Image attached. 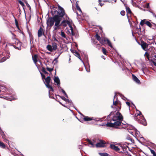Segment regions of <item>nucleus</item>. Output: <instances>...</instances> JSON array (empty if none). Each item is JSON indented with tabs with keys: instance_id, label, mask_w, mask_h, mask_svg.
<instances>
[{
	"instance_id": "ddd939ff",
	"label": "nucleus",
	"mask_w": 156,
	"mask_h": 156,
	"mask_svg": "<svg viewBox=\"0 0 156 156\" xmlns=\"http://www.w3.org/2000/svg\"><path fill=\"white\" fill-rule=\"evenodd\" d=\"M132 79L136 83L138 84H140V82L138 79L134 74H132Z\"/></svg>"
},
{
	"instance_id": "f257e3e1",
	"label": "nucleus",
	"mask_w": 156,
	"mask_h": 156,
	"mask_svg": "<svg viewBox=\"0 0 156 156\" xmlns=\"http://www.w3.org/2000/svg\"><path fill=\"white\" fill-rule=\"evenodd\" d=\"M58 11L57 10V7L53 6H50L51 12L53 16L49 17V25L52 26L55 23L54 29L56 30L59 28V27L65 22V20L63 21L61 23L62 18L65 15V12L63 8L59 5H58Z\"/></svg>"
},
{
	"instance_id": "6e6d98bb",
	"label": "nucleus",
	"mask_w": 156,
	"mask_h": 156,
	"mask_svg": "<svg viewBox=\"0 0 156 156\" xmlns=\"http://www.w3.org/2000/svg\"><path fill=\"white\" fill-rule=\"evenodd\" d=\"M129 132L132 134V135H133V132H131V131Z\"/></svg>"
},
{
	"instance_id": "f3484780",
	"label": "nucleus",
	"mask_w": 156,
	"mask_h": 156,
	"mask_svg": "<svg viewBox=\"0 0 156 156\" xmlns=\"http://www.w3.org/2000/svg\"><path fill=\"white\" fill-rule=\"evenodd\" d=\"M55 82L56 83L57 85H58L59 86L60 82L59 79L58 77H55L54 79Z\"/></svg>"
},
{
	"instance_id": "393cba45",
	"label": "nucleus",
	"mask_w": 156,
	"mask_h": 156,
	"mask_svg": "<svg viewBox=\"0 0 156 156\" xmlns=\"http://www.w3.org/2000/svg\"><path fill=\"white\" fill-rule=\"evenodd\" d=\"M146 21H147L146 20H145V19H144L143 20H141V21L140 23V24L142 26L144 24H145V23Z\"/></svg>"
},
{
	"instance_id": "20e7f679",
	"label": "nucleus",
	"mask_w": 156,
	"mask_h": 156,
	"mask_svg": "<svg viewBox=\"0 0 156 156\" xmlns=\"http://www.w3.org/2000/svg\"><path fill=\"white\" fill-rule=\"evenodd\" d=\"M10 54L9 52L2 53V54L0 52V62H3L10 57Z\"/></svg>"
},
{
	"instance_id": "49530a36",
	"label": "nucleus",
	"mask_w": 156,
	"mask_h": 156,
	"mask_svg": "<svg viewBox=\"0 0 156 156\" xmlns=\"http://www.w3.org/2000/svg\"><path fill=\"white\" fill-rule=\"evenodd\" d=\"M103 1L104 2H109V1L108 0H103Z\"/></svg>"
},
{
	"instance_id": "7c9ffc66",
	"label": "nucleus",
	"mask_w": 156,
	"mask_h": 156,
	"mask_svg": "<svg viewBox=\"0 0 156 156\" xmlns=\"http://www.w3.org/2000/svg\"><path fill=\"white\" fill-rule=\"evenodd\" d=\"M150 151L151 153L153 154V156H156V154L154 151L151 150Z\"/></svg>"
},
{
	"instance_id": "39448f33",
	"label": "nucleus",
	"mask_w": 156,
	"mask_h": 156,
	"mask_svg": "<svg viewBox=\"0 0 156 156\" xmlns=\"http://www.w3.org/2000/svg\"><path fill=\"white\" fill-rule=\"evenodd\" d=\"M129 143L126 142L121 143L118 144L122 148L124 153H128L127 151V149L129 150V148L128 146V145H129Z\"/></svg>"
},
{
	"instance_id": "58836bf2",
	"label": "nucleus",
	"mask_w": 156,
	"mask_h": 156,
	"mask_svg": "<svg viewBox=\"0 0 156 156\" xmlns=\"http://www.w3.org/2000/svg\"><path fill=\"white\" fill-rule=\"evenodd\" d=\"M76 8H77V9L78 11H79L80 12H81V9H80V7L78 5H76Z\"/></svg>"
},
{
	"instance_id": "473e14b6",
	"label": "nucleus",
	"mask_w": 156,
	"mask_h": 156,
	"mask_svg": "<svg viewBox=\"0 0 156 156\" xmlns=\"http://www.w3.org/2000/svg\"><path fill=\"white\" fill-rule=\"evenodd\" d=\"M61 90L62 92V93L64 94V95L67 98H68L67 95L66 94L65 91L62 89H61Z\"/></svg>"
},
{
	"instance_id": "8fccbe9b",
	"label": "nucleus",
	"mask_w": 156,
	"mask_h": 156,
	"mask_svg": "<svg viewBox=\"0 0 156 156\" xmlns=\"http://www.w3.org/2000/svg\"><path fill=\"white\" fill-rule=\"evenodd\" d=\"M53 69V68H49V72H51Z\"/></svg>"
},
{
	"instance_id": "a18cd8bd",
	"label": "nucleus",
	"mask_w": 156,
	"mask_h": 156,
	"mask_svg": "<svg viewBox=\"0 0 156 156\" xmlns=\"http://www.w3.org/2000/svg\"><path fill=\"white\" fill-rule=\"evenodd\" d=\"M126 104H127V105L129 106V107H130V103L129 102H126Z\"/></svg>"
},
{
	"instance_id": "6ab92c4d",
	"label": "nucleus",
	"mask_w": 156,
	"mask_h": 156,
	"mask_svg": "<svg viewBox=\"0 0 156 156\" xmlns=\"http://www.w3.org/2000/svg\"><path fill=\"white\" fill-rule=\"evenodd\" d=\"M17 44H19V47H17L15 46L14 45V48L16 49H18L19 50H20L21 49V48L20 47V45H21V43L20 42H19L18 41H17Z\"/></svg>"
},
{
	"instance_id": "6e6552de",
	"label": "nucleus",
	"mask_w": 156,
	"mask_h": 156,
	"mask_svg": "<svg viewBox=\"0 0 156 156\" xmlns=\"http://www.w3.org/2000/svg\"><path fill=\"white\" fill-rule=\"evenodd\" d=\"M140 117V119H138V121L144 126H146L147 125V123L144 116L142 115Z\"/></svg>"
},
{
	"instance_id": "4be33fe9",
	"label": "nucleus",
	"mask_w": 156,
	"mask_h": 156,
	"mask_svg": "<svg viewBox=\"0 0 156 156\" xmlns=\"http://www.w3.org/2000/svg\"><path fill=\"white\" fill-rule=\"evenodd\" d=\"M99 154L101 156H108V154L107 153H99Z\"/></svg>"
},
{
	"instance_id": "052dcab7",
	"label": "nucleus",
	"mask_w": 156,
	"mask_h": 156,
	"mask_svg": "<svg viewBox=\"0 0 156 156\" xmlns=\"http://www.w3.org/2000/svg\"><path fill=\"white\" fill-rule=\"evenodd\" d=\"M70 0L71 1V2H72V0ZM72 0L73 1H76V0Z\"/></svg>"
},
{
	"instance_id": "69168bd1",
	"label": "nucleus",
	"mask_w": 156,
	"mask_h": 156,
	"mask_svg": "<svg viewBox=\"0 0 156 156\" xmlns=\"http://www.w3.org/2000/svg\"><path fill=\"white\" fill-rule=\"evenodd\" d=\"M49 82H50V77H49Z\"/></svg>"
},
{
	"instance_id": "c756f323",
	"label": "nucleus",
	"mask_w": 156,
	"mask_h": 156,
	"mask_svg": "<svg viewBox=\"0 0 156 156\" xmlns=\"http://www.w3.org/2000/svg\"><path fill=\"white\" fill-rule=\"evenodd\" d=\"M47 27L48 26V23L49 22V12L47 13Z\"/></svg>"
},
{
	"instance_id": "4c0bfd02",
	"label": "nucleus",
	"mask_w": 156,
	"mask_h": 156,
	"mask_svg": "<svg viewBox=\"0 0 156 156\" xmlns=\"http://www.w3.org/2000/svg\"><path fill=\"white\" fill-rule=\"evenodd\" d=\"M121 15L122 16H124L125 15V12L124 11H122L120 12Z\"/></svg>"
},
{
	"instance_id": "e2e57ef3",
	"label": "nucleus",
	"mask_w": 156,
	"mask_h": 156,
	"mask_svg": "<svg viewBox=\"0 0 156 156\" xmlns=\"http://www.w3.org/2000/svg\"><path fill=\"white\" fill-rule=\"evenodd\" d=\"M78 113H80V114H81V113H80L79 112H78Z\"/></svg>"
},
{
	"instance_id": "a19ab883",
	"label": "nucleus",
	"mask_w": 156,
	"mask_h": 156,
	"mask_svg": "<svg viewBox=\"0 0 156 156\" xmlns=\"http://www.w3.org/2000/svg\"><path fill=\"white\" fill-rule=\"evenodd\" d=\"M146 7L147 8H148L149 7V3H147L146 5Z\"/></svg>"
},
{
	"instance_id": "603ef678",
	"label": "nucleus",
	"mask_w": 156,
	"mask_h": 156,
	"mask_svg": "<svg viewBox=\"0 0 156 156\" xmlns=\"http://www.w3.org/2000/svg\"><path fill=\"white\" fill-rule=\"evenodd\" d=\"M86 71L88 72H90V69H89L88 70L86 69Z\"/></svg>"
},
{
	"instance_id": "1a4fd4ad",
	"label": "nucleus",
	"mask_w": 156,
	"mask_h": 156,
	"mask_svg": "<svg viewBox=\"0 0 156 156\" xmlns=\"http://www.w3.org/2000/svg\"><path fill=\"white\" fill-rule=\"evenodd\" d=\"M99 42L101 44H103L104 43V41L107 42L108 45L111 48H112V45L111 43L109 41V40L106 38H104L103 40L101 39L99 41Z\"/></svg>"
},
{
	"instance_id": "2f4dec72",
	"label": "nucleus",
	"mask_w": 156,
	"mask_h": 156,
	"mask_svg": "<svg viewBox=\"0 0 156 156\" xmlns=\"http://www.w3.org/2000/svg\"><path fill=\"white\" fill-rule=\"evenodd\" d=\"M18 0V2H19V3L20 4V5H22V6H23V7L24 6V3L22 1H21L20 0Z\"/></svg>"
},
{
	"instance_id": "b1692460",
	"label": "nucleus",
	"mask_w": 156,
	"mask_h": 156,
	"mask_svg": "<svg viewBox=\"0 0 156 156\" xmlns=\"http://www.w3.org/2000/svg\"><path fill=\"white\" fill-rule=\"evenodd\" d=\"M145 24H146L147 26H148V27H151L152 25L151 23H150V22L148 21H146Z\"/></svg>"
},
{
	"instance_id": "f704fd0d",
	"label": "nucleus",
	"mask_w": 156,
	"mask_h": 156,
	"mask_svg": "<svg viewBox=\"0 0 156 156\" xmlns=\"http://www.w3.org/2000/svg\"><path fill=\"white\" fill-rule=\"evenodd\" d=\"M102 48L103 53H104V54L106 55V53L105 49L103 47Z\"/></svg>"
},
{
	"instance_id": "c9c22d12",
	"label": "nucleus",
	"mask_w": 156,
	"mask_h": 156,
	"mask_svg": "<svg viewBox=\"0 0 156 156\" xmlns=\"http://www.w3.org/2000/svg\"><path fill=\"white\" fill-rule=\"evenodd\" d=\"M96 38L97 40L99 41L101 39L100 36L98 35L97 34L96 35Z\"/></svg>"
},
{
	"instance_id": "864d4df0",
	"label": "nucleus",
	"mask_w": 156,
	"mask_h": 156,
	"mask_svg": "<svg viewBox=\"0 0 156 156\" xmlns=\"http://www.w3.org/2000/svg\"><path fill=\"white\" fill-rule=\"evenodd\" d=\"M147 55V52H146L145 54V55Z\"/></svg>"
},
{
	"instance_id": "37998d69",
	"label": "nucleus",
	"mask_w": 156,
	"mask_h": 156,
	"mask_svg": "<svg viewBox=\"0 0 156 156\" xmlns=\"http://www.w3.org/2000/svg\"><path fill=\"white\" fill-rule=\"evenodd\" d=\"M121 97L124 100H127V98L124 96H122Z\"/></svg>"
},
{
	"instance_id": "338daca9",
	"label": "nucleus",
	"mask_w": 156,
	"mask_h": 156,
	"mask_svg": "<svg viewBox=\"0 0 156 156\" xmlns=\"http://www.w3.org/2000/svg\"><path fill=\"white\" fill-rule=\"evenodd\" d=\"M98 1H99V2H100L101 1V0H98Z\"/></svg>"
},
{
	"instance_id": "cd10ccee",
	"label": "nucleus",
	"mask_w": 156,
	"mask_h": 156,
	"mask_svg": "<svg viewBox=\"0 0 156 156\" xmlns=\"http://www.w3.org/2000/svg\"><path fill=\"white\" fill-rule=\"evenodd\" d=\"M66 103L69 104V105L70 106H72L73 105V103L71 100H68L67 101V102H66Z\"/></svg>"
},
{
	"instance_id": "f8f14e48",
	"label": "nucleus",
	"mask_w": 156,
	"mask_h": 156,
	"mask_svg": "<svg viewBox=\"0 0 156 156\" xmlns=\"http://www.w3.org/2000/svg\"><path fill=\"white\" fill-rule=\"evenodd\" d=\"M69 30H68L66 31V33L68 34L69 33V34L71 35L72 36H73L74 35V33L73 32V28L70 25H69Z\"/></svg>"
},
{
	"instance_id": "3c124183",
	"label": "nucleus",
	"mask_w": 156,
	"mask_h": 156,
	"mask_svg": "<svg viewBox=\"0 0 156 156\" xmlns=\"http://www.w3.org/2000/svg\"><path fill=\"white\" fill-rule=\"evenodd\" d=\"M47 49L49 50V44L47 46Z\"/></svg>"
},
{
	"instance_id": "9b49d317",
	"label": "nucleus",
	"mask_w": 156,
	"mask_h": 156,
	"mask_svg": "<svg viewBox=\"0 0 156 156\" xmlns=\"http://www.w3.org/2000/svg\"><path fill=\"white\" fill-rule=\"evenodd\" d=\"M83 120L84 121H88L91 120H94L96 121H99L100 119H93V117H84Z\"/></svg>"
},
{
	"instance_id": "412c9836",
	"label": "nucleus",
	"mask_w": 156,
	"mask_h": 156,
	"mask_svg": "<svg viewBox=\"0 0 156 156\" xmlns=\"http://www.w3.org/2000/svg\"><path fill=\"white\" fill-rule=\"evenodd\" d=\"M152 62L154 65L156 66V55L154 56V58L152 61Z\"/></svg>"
},
{
	"instance_id": "774afa93",
	"label": "nucleus",
	"mask_w": 156,
	"mask_h": 156,
	"mask_svg": "<svg viewBox=\"0 0 156 156\" xmlns=\"http://www.w3.org/2000/svg\"><path fill=\"white\" fill-rule=\"evenodd\" d=\"M47 62H48V60H47Z\"/></svg>"
},
{
	"instance_id": "5fc2aeb1",
	"label": "nucleus",
	"mask_w": 156,
	"mask_h": 156,
	"mask_svg": "<svg viewBox=\"0 0 156 156\" xmlns=\"http://www.w3.org/2000/svg\"><path fill=\"white\" fill-rule=\"evenodd\" d=\"M135 130V133L138 134L137 131H136V130Z\"/></svg>"
},
{
	"instance_id": "4468645a",
	"label": "nucleus",
	"mask_w": 156,
	"mask_h": 156,
	"mask_svg": "<svg viewBox=\"0 0 156 156\" xmlns=\"http://www.w3.org/2000/svg\"><path fill=\"white\" fill-rule=\"evenodd\" d=\"M43 34H44V32L43 28L40 27L38 31V36L39 37L42 36Z\"/></svg>"
},
{
	"instance_id": "423d86ee",
	"label": "nucleus",
	"mask_w": 156,
	"mask_h": 156,
	"mask_svg": "<svg viewBox=\"0 0 156 156\" xmlns=\"http://www.w3.org/2000/svg\"><path fill=\"white\" fill-rule=\"evenodd\" d=\"M119 105H120V102L116 98V94H115L114 97L113 105L111 106V107L112 108H115L117 109L118 108H117L116 106Z\"/></svg>"
},
{
	"instance_id": "aec40b11",
	"label": "nucleus",
	"mask_w": 156,
	"mask_h": 156,
	"mask_svg": "<svg viewBox=\"0 0 156 156\" xmlns=\"http://www.w3.org/2000/svg\"><path fill=\"white\" fill-rule=\"evenodd\" d=\"M87 141L88 142V143L91 145L92 147H94V144H93V143L89 139H87Z\"/></svg>"
},
{
	"instance_id": "72a5a7b5",
	"label": "nucleus",
	"mask_w": 156,
	"mask_h": 156,
	"mask_svg": "<svg viewBox=\"0 0 156 156\" xmlns=\"http://www.w3.org/2000/svg\"><path fill=\"white\" fill-rule=\"evenodd\" d=\"M136 111L137 112V118H138V116H140V115H142V114H141V112H140V111H139L138 110H137Z\"/></svg>"
},
{
	"instance_id": "5701e85b",
	"label": "nucleus",
	"mask_w": 156,
	"mask_h": 156,
	"mask_svg": "<svg viewBox=\"0 0 156 156\" xmlns=\"http://www.w3.org/2000/svg\"><path fill=\"white\" fill-rule=\"evenodd\" d=\"M126 11L127 13H129L130 14L131 13V11L130 8L128 7H126Z\"/></svg>"
},
{
	"instance_id": "0eeeda50",
	"label": "nucleus",
	"mask_w": 156,
	"mask_h": 156,
	"mask_svg": "<svg viewBox=\"0 0 156 156\" xmlns=\"http://www.w3.org/2000/svg\"><path fill=\"white\" fill-rule=\"evenodd\" d=\"M105 141L100 140L99 143L96 144L95 146L97 147H103L105 146Z\"/></svg>"
},
{
	"instance_id": "13d9d810",
	"label": "nucleus",
	"mask_w": 156,
	"mask_h": 156,
	"mask_svg": "<svg viewBox=\"0 0 156 156\" xmlns=\"http://www.w3.org/2000/svg\"><path fill=\"white\" fill-rule=\"evenodd\" d=\"M47 70H48V71H49V68H48V67H47Z\"/></svg>"
},
{
	"instance_id": "c03bdc74",
	"label": "nucleus",
	"mask_w": 156,
	"mask_h": 156,
	"mask_svg": "<svg viewBox=\"0 0 156 156\" xmlns=\"http://www.w3.org/2000/svg\"><path fill=\"white\" fill-rule=\"evenodd\" d=\"M50 90H51V91H53V89L52 87L49 85V91Z\"/></svg>"
},
{
	"instance_id": "dca6fc26",
	"label": "nucleus",
	"mask_w": 156,
	"mask_h": 156,
	"mask_svg": "<svg viewBox=\"0 0 156 156\" xmlns=\"http://www.w3.org/2000/svg\"><path fill=\"white\" fill-rule=\"evenodd\" d=\"M110 147L112 149H113L117 151H118L120 150L119 148L113 144H111L110 145Z\"/></svg>"
},
{
	"instance_id": "2eb2a0df",
	"label": "nucleus",
	"mask_w": 156,
	"mask_h": 156,
	"mask_svg": "<svg viewBox=\"0 0 156 156\" xmlns=\"http://www.w3.org/2000/svg\"><path fill=\"white\" fill-rule=\"evenodd\" d=\"M141 46L144 50L146 51L147 49V45L146 43L144 42H141Z\"/></svg>"
},
{
	"instance_id": "ea45409f",
	"label": "nucleus",
	"mask_w": 156,
	"mask_h": 156,
	"mask_svg": "<svg viewBox=\"0 0 156 156\" xmlns=\"http://www.w3.org/2000/svg\"><path fill=\"white\" fill-rule=\"evenodd\" d=\"M61 98L63 100L65 101H66V102L67 101H68V99H66L64 97H61Z\"/></svg>"
},
{
	"instance_id": "c85d7f7f",
	"label": "nucleus",
	"mask_w": 156,
	"mask_h": 156,
	"mask_svg": "<svg viewBox=\"0 0 156 156\" xmlns=\"http://www.w3.org/2000/svg\"><path fill=\"white\" fill-rule=\"evenodd\" d=\"M57 58H55L52 62V64L54 65H55L57 62Z\"/></svg>"
},
{
	"instance_id": "680f3d73",
	"label": "nucleus",
	"mask_w": 156,
	"mask_h": 156,
	"mask_svg": "<svg viewBox=\"0 0 156 156\" xmlns=\"http://www.w3.org/2000/svg\"><path fill=\"white\" fill-rule=\"evenodd\" d=\"M112 112L110 114V116H112Z\"/></svg>"
},
{
	"instance_id": "4d7b16f0",
	"label": "nucleus",
	"mask_w": 156,
	"mask_h": 156,
	"mask_svg": "<svg viewBox=\"0 0 156 156\" xmlns=\"http://www.w3.org/2000/svg\"><path fill=\"white\" fill-rule=\"evenodd\" d=\"M16 26L17 27H18V25L17 23L16 22Z\"/></svg>"
},
{
	"instance_id": "de8ad7c7",
	"label": "nucleus",
	"mask_w": 156,
	"mask_h": 156,
	"mask_svg": "<svg viewBox=\"0 0 156 156\" xmlns=\"http://www.w3.org/2000/svg\"><path fill=\"white\" fill-rule=\"evenodd\" d=\"M99 4L101 6H102L104 5V4L100 2L99 3Z\"/></svg>"
},
{
	"instance_id": "a878e982",
	"label": "nucleus",
	"mask_w": 156,
	"mask_h": 156,
	"mask_svg": "<svg viewBox=\"0 0 156 156\" xmlns=\"http://www.w3.org/2000/svg\"><path fill=\"white\" fill-rule=\"evenodd\" d=\"M0 146L1 147L4 148H5V144L3 143L2 142H1L0 141Z\"/></svg>"
},
{
	"instance_id": "e433bc0d",
	"label": "nucleus",
	"mask_w": 156,
	"mask_h": 156,
	"mask_svg": "<svg viewBox=\"0 0 156 156\" xmlns=\"http://www.w3.org/2000/svg\"><path fill=\"white\" fill-rule=\"evenodd\" d=\"M0 133L1 134V135L2 136H4V132L2 131V130L1 129L0 127Z\"/></svg>"
},
{
	"instance_id": "bb28decb",
	"label": "nucleus",
	"mask_w": 156,
	"mask_h": 156,
	"mask_svg": "<svg viewBox=\"0 0 156 156\" xmlns=\"http://www.w3.org/2000/svg\"><path fill=\"white\" fill-rule=\"evenodd\" d=\"M60 35L62 37L66 38V35L63 31H61Z\"/></svg>"
},
{
	"instance_id": "09e8293b",
	"label": "nucleus",
	"mask_w": 156,
	"mask_h": 156,
	"mask_svg": "<svg viewBox=\"0 0 156 156\" xmlns=\"http://www.w3.org/2000/svg\"><path fill=\"white\" fill-rule=\"evenodd\" d=\"M59 103L61 105H62V106L65 107H66V106L62 104L61 103L60 101H59Z\"/></svg>"
},
{
	"instance_id": "9d476101",
	"label": "nucleus",
	"mask_w": 156,
	"mask_h": 156,
	"mask_svg": "<svg viewBox=\"0 0 156 156\" xmlns=\"http://www.w3.org/2000/svg\"><path fill=\"white\" fill-rule=\"evenodd\" d=\"M57 44L55 43H53L52 45H49V51H52L55 50L57 48Z\"/></svg>"
},
{
	"instance_id": "a211bd4d",
	"label": "nucleus",
	"mask_w": 156,
	"mask_h": 156,
	"mask_svg": "<svg viewBox=\"0 0 156 156\" xmlns=\"http://www.w3.org/2000/svg\"><path fill=\"white\" fill-rule=\"evenodd\" d=\"M74 55L76 57H77L84 64V62H83V60H82V59H81L79 54V53L77 52H75V53H74Z\"/></svg>"
},
{
	"instance_id": "79ce46f5",
	"label": "nucleus",
	"mask_w": 156,
	"mask_h": 156,
	"mask_svg": "<svg viewBox=\"0 0 156 156\" xmlns=\"http://www.w3.org/2000/svg\"><path fill=\"white\" fill-rule=\"evenodd\" d=\"M8 100H9L10 101H11L12 100H15L16 99V98H12V99H10L9 98H8V99H7Z\"/></svg>"
},
{
	"instance_id": "7ed1b4c3",
	"label": "nucleus",
	"mask_w": 156,
	"mask_h": 156,
	"mask_svg": "<svg viewBox=\"0 0 156 156\" xmlns=\"http://www.w3.org/2000/svg\"><path fill=\"white\" fill-rule=\"evenodd\" d=\"M112 120L114 121L113 122H112L109 124L107 123L108 126L114 127L115 126H119V128H124L127 129H132L133 127L127 123L124 124L121 123V121L123 119V117L121 114L117 112L115 115L112 117Z\"/></svg>"
},
{
	"instance_id": "bf43d9fd",
	"label": "nucleus",
	"mask_w": 156,
	"mask_h": 156,
	"mask_svg": "<svg viewBox=\"0 0 156 156\" xmlns=\"http://www.w3.org/2000/svg\"><path fill=\"white\" fill-rule=\"evenodd\" d=\"M27 5L28 7H30V6L28 4H27Z\"/></svg>"
},
{
	"instance_id": "0e129e2a",
	"label": "nucleus",
	"mask_w": 156,
	"mask_h": 156,
	"mask_svg": "<svg viewBox=\"0 0 156 156\" xmlns=\"http://www.w3.org/2000/svg\"><path fill=\"white\" fill-rule=\"evenodd\" d=\"M114 2H116V0H115Z\"/></svg>"
},
{
	"instance_id": "f03ea898",
	"label": "nucleus",
	"mask_w": 156,
	"mask_h": 156,
	"mask_svg": "<svg viewBox=\"0 0 156 156\" xmlns=\"http://www.w3.org/2000/svg\"><path fill=\"white\" fill-rule=\"evenodd\" d=\"M33 60L40 72L42 79L46 87L49 88V76L48 73L43 67L41 62L38 60L37 56L35 55L32 57Z\"/></svg>"
}]
</instances>
